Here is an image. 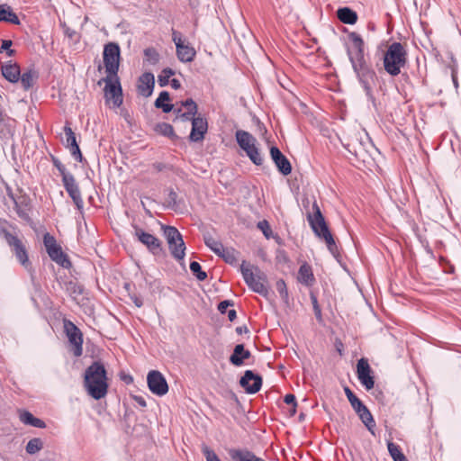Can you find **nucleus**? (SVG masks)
<instances>
[{"instance_id":"nucleus-53","label":"nucleus","mask_w":461,"mask_h":461,"mask_svg":"<svg viewBox=\"0 0 461 461\" xmlns=\"http://www.w3.org/2000/svg\"><path fill=\"white\" fill-rule=\"evenodd\" d=\"M234 305V303L233 301H230V300H224V301H221L220 302V303L218 304V311L221 313V314H224L226 312H227V309L229 306H233Z\"/></svg>"},{"instance_id":"nucleus-18","label":"nucleus","mask_w":461,"mask_h":461,"mask_svg":"<svg viewBox=\"0 0 461 461\" xmlns=\"http://www.w3.org/2000/svg\"><path fill=\"white\" fill-rule=\"evenodd\" d=\"M63 185L70 196V198L73 200L77 209L82 212L83 207H84V202L81 196V193L78 187V185L76 182V179L74 176H64V181L62 182Z\"/></svg>"},{"instance_id":"nucleus-62","label":"nucleus","mask_w":461,"mask_h":461,"mask_svg":"<svg viewBox=\"0 0 461 461\" xmlns=\"http://www.w3.org/2000/svg\"><path fill=\"white\" fill-rule=\"evenodd\" d=\"M344 392H345V394H346V396H347V398H348V401H349V400H351V398H353V397L356 395V394L352 392V390H351L349 387H348V386H345V387H344Z\"/></svg>"},{"instance_id":"nucleus-61","label":"nucleus","mask_w":461,"mask_h":461,"mask_svg":"<svg viewBox=\"0 0 461 461\" xmlns=\"http://www.w3.org/2000/svg\"><path fill=\"white\" fill-rule=\"evenodd\" d=\"M131 300L133 301L134 304L137 306V307H141L143 305V300L141 297L140 296H137V295H133L131 297Z\"/></svg>"},{"instance_id":"nucleus-57","label":"nucleus","mask_w":461,"mask_h":461,"mask_svg":"<svg viewBox=\"0 0 461 461\" xmlns=\"http://www.w3.org/2000/svg\"><path fill=\"white\" fill-rule=\"evenodd\" d=\"M120 379L126 384H131L133 382V377L131 375L125 374L123 372L120 374Z\"/></svg>"},{"instance_id":"nucleus-42","label":"nucleus","mask_w":461,"mask_h":461,"mask_svg":"<svg viewBox=\"0 0 461 461\" xmlns=\"http://www.w3.org/2000/svg\"><path fill=\"white\" fill-rule=\"evenodd\" d=\"M175 70L170 68L162 69L161 73L158 77V82L159 86L164 87L169 84L170 77L175 75Z\"/></svg>"},{"instance_id":"nucleus-59","label":"nucleus","mask_w":461,"mask_h":461,"mask_svg":"<svg viewBox=\"0 0 461 461\" xmlns=\"http://www.w3.org/2000/svg\"><path fill=\"white\" fill-rule=\"evenodd\" d=\"M134 401L142 408L147 406V402L145 399L142 396L140 395H134L133 396Z\"/></svg>"},{"instance_id":"nucleus-54","label":"nucleus","mask_w":461,"mask_h":461,"mask_svg":"<svg viewBox=\"0 0 461 461\" xmlns=\"http://www.w3.org/2000/svg\"><path fill=\"white\" fill-rule=\"evenodd\" d=\"M196 114L197 113H195L194 112L186 111V112L183 113L182 114H180L179 119L183 122H192V120L196 118Z\"/></svg>"},{"instance_id":"nucleus-58","label":"nucleus","mask_w":461,"mask_h":461,"mask_svg":"<svg viewBox=\"0 0 461 461\" xmlns=\"http://www.w3.org/2000/svg\"><path fill=\"white\" fill-rule=\"evenodd\" d=\"M13 41L11 40H3L0 47V53L3 51H6L10 47H12Z\"/></svg>"},{"instance_id":"nucleus-7","label":"nucleus","mask_w":461,"mask_h":461,"mask_svg":"<svg viewBox=\"0 0 461 461\" xmlns=\"http://www.w3.org/2000/svg\"><path fill=\"white\" fill-rule=\"evenodd\" d=\"M238 145L243 149L249 159L256 165L260 166L263 164V158L261 157L258 149L256 146L257 140L249 132L238 130L235 134Z\"/></svg>"},{"instance_id":"nucleus-8","label":"nucleus","mask_w":461,"mask_h":461,"mask_svg":"<svg viewBox=\"0 0 461 461\" xmlns=\"http://www.w3.org/2000/svg\"><path fill=\"white\" fill-rule=\"evenodd\" d=\"M43 244L52 261L66 269H69L72 267V263L68 255L63 252L62 248L57 243L54 236L46 232L43 235Z\"/></svg>"},{"instance_id":"nucleus-60","label":"nucleus","mask_w":461,"mask_h":461,"mask_svg":"<svg viewBox=\"0 0 461 461\" xmlns=\"http://www.w3.org/2000/svg\"><path fill=\"white\" fill-rule=\"evenodd\" d=\"M153 168L156 169V171L158 172H161L163 170H165L167 168V165L164 164V163H161V162H155L153 165H152Z\"/></svg>"},{"instance_id":"nucleus-56","label":"nucleus","mask_w":461,"mask_h":461,"mask_svg":"<svg viewBox=\"0 0 461 461\" xmlns=\"http://www.w3.org/2000/svg\"><path fill=\"white\" fill-rule=\"evenodd\" d=\"M284 402L288 405L297 406L296 398L292 393L286 394L284 398Z\"/></svg>"},{"instance_id":"nucleus-9","label":"nucleus","mask_w":461,"mask_h":461,"mask_svg":"<svg viewBox=\"0 0 461 461\" xmlns=\"http://www.w3.org/2000/svg\"><path fill=\"white\" fill-rule=\"evenodd\" d=\"M105 83L104 86V97L106 100H112L115 107H120L122 104V89L118 77V74L115 76L107 75L105 77L101 78L98 82V86H102Z\"/></svg>"},{"instance_id":"nucleus-27","label":"nucleus","mask_w":461,"mask_h":461,"mask_svg":"<svg viewBox=\"0 0 461 461\" xmlns=\"http://www.w3.org/2000/svg\"><path fill=\"white\" fill-rule=\"evenodd\" d=\"M338 19L345 23L353 25L357 22V14L349 7H340L337 10Z\"/></svg>"},{"instance_id":"nucleus-37","label":"nucleus","mask_w":461,"mask_h":461,"mask_svg":"<svg viewBox=\"0 0 461 461\" xmlns=\"http://www.w3.org/2000/svg\"><path fill=\"white\" fill-rule=\"evenodd\" d=\"M240 252L233 248H225L224 251H221L218 257L221 258L225 263L234 266L237 264L238 255Z\"/></svg>"},{"instance_id":"nucleus-14","label":"nucleus","mask_w":461,"mask_h":461,"mask_svg":"<svg viewBox=\"0 0 461 461\" xmlns=\"http://www.w3.org/2000/svg\"><path fill=\"white\" fill-rule=\"evenodd\" d=\"M147 383L150 392L163 396L168 392V384L164 375L158 370H151L147 375Z\"/></svg>"},{"instance_id":"nucleus-15","label":"nucleus","mask_w":461,"mask_h":461,"mask_svg":"<svg viewBox=\"0 0 461 461\" xmlns=\"http://www.w3.org/2000/svg\"><path fill=\"white\" fill-rule=\"evenodd\" d=\"M172 40L176 47L177 59L184 63L193 61L195 57L196 51L193 47L184 44L181 33L173 30Z\"/></svg>"},{"instance_id":"nucleus-22","label":"nucleus","mask_w":461,"mask_h":461,"mask_svg":"<svg viewBox=\"0 0 461 461\" xmlns=\"http://www.w3.org/2000/svg\"><path fill=\"white\" fill-rule=\"evenodd\" d=\"M138 82V93L144 97L150 96L155 86L154 75L151 72H144Z\"/></svg>"},{"instance_id":"nucleus-23","label":"nucleus","mask_w":461,"mask_h":461,"mask_svg":"<svg viewBox=\"0 0 461 461\" xmlns=\"http://www.w3.org/2000/svg\"><path fill=\"white\" fill-rule=\"evenodd\" d=\"M2 76L10 83L15 84L21 77V68L16 62L9 60L1 65Z\"/></svg>"},{"instance_id":"nucleus-29","label":"nucleus","mask_w":461,"mask_h":461,"mask_svg":"<svg viewBox=\"0 0 461 461\" xmlns=\"http://www.w3.org/2000/svg\"><path fill=\"white\" fill-rule=\"evenodd\" d=\"M39 78V73L34 68H29L21 74L20 81L23 90L31 89Z\"/></svg>"},{"instance_id":"nucleus-1","label":"nucleus","mask_w":461,"mask_h":461,"mask_svg":"<svg viewBox=\"0 0 461 461\" xmlns=\"http://www.w3.org/2000/svg\"><path fill=\"white\" fill-rule=\"evenodd\" d=\"M348 36L355 50V53H353L350 49H348V59L367 99L375 104L374 87L377 82V76L365 59V42L362 37L355 32H349Z\"/></svg>"},{"instance_id":"nucleus-49","label":"nucleus","mask_w":461,"mask_h":461,"mask_svg":"<svg viewBox=\"0 0 461 461\" xmlns=\"http://www.w3.org/2000/svg\"><path fill=\"white\" fill-rule=\"evenodd\" d=\"M180 104L182 106L186 108V111H191L197 113L198 106L192 98H187L186 100L181 101Z\"/></svg>"},{"instance_id":"nucleus-50","label":"nucleus","mask_w":461,"mask_h":461,"mask_svg":"<svg viewBox=\"0 0 461 461\" xmlns=\"http://www.w3.org/2000/svg\"><path fill=\"white\" fill-rule=\"evenodd\" d=\"M70 150V153L72 157L78 162L82 163L84 160L83 155L81 153V150L79 149L78 144H75L73 147L68 149Z\"/></svg>"},{"instance_id":"nucleus-11","label":"nucleus","mask_w":461,"mask_h":461,"mask_svg":"<svg viewBox=\"0 0 461 461\" xmlns=\"http://www.w3.org/2000/svg\"><path fill=\"white\" fill-rule=\"evenodd\" d=\"M104 64L107 75L115 76L118 74L121 59L120 46L116 42H108L104 47Z\"/></svg>"},{"instance_id":"nucleus-46","label":"nucleus","mask_w":461,"mask_h":461,"mask_svg":"<svg viewBox=\"0 0 461 461\" xmlns=\"http://www.w3.org/2000/svg\"><path fill=\"white\" fill-rule=\"evenodd\" d=\"M310 298L312 303L313 312L318 321H322L321 309L318 303L317 296L313 294H310Z\"/></svg>"},{"instance_id":"nucleus-44","label":"nucleus","mask_w":461,"mask_h":461,"mask_svg":"<svg viewBox=\"0 0 461 461\" xmlns=\"http://www.w3.org/2000/svg\"><path fill=\"white\" fill-rule=\"evenodd\" d=\"M190 270L192 274L199 280L204 281L207 278V274L202 269L201 265L197 261L190 263Z\"/></svg>"},{"instance_id":"nucleus-40","label":"nucleus","mask_w":461,"mask_h":461,"mask_svg":"<svg viewBox=\"0 0 461 461\" xmlns=\"http://www.w3.org/2000/svg\"><path fill=\"white\" fill-rule=\"evenodd\" d=\"M64 132L66 135V141L64 142V145L66 148L70 149L75 144H77V139H76V134L72 131L68 122H67L66 125L64 126Z\"/></svg>"},{"instance_id":"nucleus-12","label":"nucleus","mask_w":461,"mask_h":461,"mask_svg":"<svg viewBox=\"0 0 461 461\" xmlns=\"http://www.w3.org/2000/svg\"><path fill=\"white\" fill-rule=\"evenodd\" d=\"M63 328L68 337L71 351L76 357L83 354V333L79 328L70 320L63 319Z\"/></svg>"},{"instance_id":"nucleus-55","label":"nucleus","mask_w":461,"mask_h":461,"mask_svg":"<svg viewBox=\"0 0 461 461\" xmlns=\"http://www.w3.org/2000/svg\"><path fill=\"white\" fill-rule=\"evenodd\" d=\"M276 260L279 263H287L289 261V258L285 250L278 249L276 252Z\"/></svg>"},{"instance_id":"nucleus-2","label":"nucleus","mask_w":461,"mask_h":461,"mask_svg":"<svg viewBox=\"0 0 461 461\" xmlns=\"http://www.w3.org/2000/svg\"><path fill=\"white\" fill-rule=\"evenodd\" d=\"M83 386L86 393L96 401L106 396L109 389L108 376L101 360L94 361L85 369Z\"/></svg>"},{"instance_id":"nucleus-63","label":"nucleus","mask_w":461,"mask_h":461,"mask_svg":"<svg viewBox=\"0 0 461 461\" xmlns=\"http://www.w3.org/2000/svg\"><path fill=\"white\" fill-rule=\"evenodd\" d=\"M344 392H345V394H346V396H347V398H348V401H349V400H351V398H353V397L356 395V394L352 392V390H351L349 387H348V386H345V387H344Z\"/></svg>"},{"instance_id":"nucleus-39","label":"nucleus","mask_w":461,"mask_h":461,"mask_svg":"<svg viewBox=\"0 0 461 461\" xmlns=\"http://www.w3.org/2000/svg\"><path fill=\"white\" fill-rule=\"evenodd\" d=\"M145 60L151 65H156L159 62L160 55L158 50L153 47L146 48L143 51Z\"/></svg>"},{"instance_id":"nucleus-51","label":"nucleus","mask_w":461,"mask_h":461,"mask_svg":"<svg viewBox=\"0 0 461 461\" xmlns=\"http://www.w3.org/2000/svg\"><path fill=\"white\" fill-rule=\"evenodd\" d=\"M203 452L206 457V461H221L215 452L208 447H203Z\"/></svg>"},{"instance_id":"nucleus-47","label":"nucleus","mask_w":461,"mask_h":461,"mask_svg":"<svg viewBox=\"0 0 461 461\" xmlns=\"http://www.w3.org/2000/svg\"><path fill=\"white\" fill-rule=\"evenodd\" d=\"M257 226L263 232L267 239H270L272 237L273 232L267 220L258 221Z\"/></svg>"},{"instance_id":"nucleus-17","label":"nucleus","mask_w":461,"mask_h":461,"mask_svg":"<svg viewBox=\"0 0 461 461\" xmlns=\"http://www.w3.org/2000/svg\"><path fill=\"white\" fill-rule=\"evenodd\" d=\"M262 383L261 375L254 373L252 370H246L240 379V386L249 394L259 392L262 387Z\"/></svg>"},{"instance_id":"nucleus-10","label":"nucleus","mask_w":461,"mask_h":461,"mask_svg":"<svg viewBox=\"0 0 461 461\" xmlns=\"http://www.w3.org/2000/svg\"><path fill=\"white\" fill-rule=\"evenodd\" d=\"M132 229L134 238L144 245L150 254L155 257L164 254L162 242L158 238L146 232L142 228L136 224H132Z\"/></svg>"},{"instance_id":"nucleus-35","label":"nucleus","mask_w":461,"mask_h":461,"mask_svg":"<svg viewBox=\"0 0 461 461\" xmlns=\"http://www.w3.org/2000/svg\"><path fill=\"white\" fill-rule=\"evenodd\" d=\"M155 131L158 134L167 137L172 140H176L178 139V136L175 133L173 126L169 123L159 122L156 124Z\"/></svg>"},{"instance_id":"nucleus-3","label":"nucleus","mask_w":461,"mask_h":461,"mask_svg":"<svg viewBox=\"0 0 461 461\" xmlns=\"http://www.w3.org/2000/svg\"><path fill=\"white\" fill-rule=\"evenodd\" d=\"M307 220L314 234L318 238L324 240L329 251L339 261L340 254L338 246L316 201L312 203V212L307 214Z\"/></svg>"},{"instance_id":"nucleus-4","label":"nucleus","mask_w":461,"mask_h":461,"mask_svg":"<svg viewBox=\"0 0 461 461\" xmlns=\"http://www.w3.org/2000/svg\"><path fill=\"white\" fill-rule=\"evenodd\" d=\"M408 54L404 46L401 42H393L390 44L384 54V68L392 77H396L401 73L402 68H404Z\"/></svg>"},{"instance_id":"nucleus-43","label":"nucleus","mask_w":461,"mask_h":461,"mask_svg":"<svg viewBox=\"0 0 461 461\" xmlns=\"http://www.w3.org/2000/svg\"><path fill=\"white\" fill-rule=\"evenodd\" d=\"M276 288L278 292L280 297L284 301L285 303H289V294L286 287V284L284 279H278L276 283Z\"/></svg>"},{"instance_id":"nucleus-5","label":"nucleus","mask_w":461,"mask_h":461,"mask_svg":"<svg viewBox=\"0 0 461 461\" xmlns=\"http://www.w3.org/2000/svg\"><path fill=\"white\" fill-rule=\"evenodd\" d=\"M240 272L247 285L255 293L267 297L269 290L267 287V276L257 266L247 265L244 260L240 265Z\"/></svg>"},{"instance_id":"nucleus-48","label":"nucleus","mask_w":461,"mask_h":461,"mask_svg":"<svg viewBox=\"0 0 461 461\" xmlns=\"http://www.w3.org/2000/svg\"><path fill=\"white\" fill-rule=\"evenodd\" d=\"M52 162L54 167L59 170L62 176V182L64 181V176H74L72 174L67 172L65 166L55 157H52Z\"/></svg>"},{"instance_id":"nucleus-19","label":"nucleus","mask_w":461,"mask_h":461,"mask_svg":"<svg viewBox=\"0 0 461 461\" xmlns=\"http://www.w3.org/2000/svg\"><path fill=\"white\" fill-rule=\"evenodd\" d=\"M208 131V122L205 118L198 114L195 119L192 120V129L189 140L192 142H200L204 139Z\"/></svg>"},{"instance_id":"nucleus-20","label":"nucleus","mask_w":461,"mask_h":461,"mask_svg":"<svg viewBox=\"0 0 461 461\" xmlns=\"http://www.w3.org/2000/svg\"><path fill=\"white\" fill-rule=\"evenodd\" d=\"M270 156L281 174L284 176H288L291 174L292 165L277 147L272 146L270 148Z\"/></svg>"},{"instance_id":"nucleus-25","label":"nucleus","mask_w":461,"mask_h":461,"mask_svg":"<svg viewBox=\"0 0 461 461\" xmlns=\"http://www.w3.org/2000/svg\"><path fill=\"white\" fill-rule=\"evenodd\" d=\"M297 280L299 283L308 287L312 286L315 283V277L312 267L308 263L304 262L301 265L298 271Z\"/></svg>"},{"instance_id":"nucleus-24","label":"nucleus","mask_w":461,"mask_h":461,"mask_svg":"<svg viewBox=\"0 0 461 461\" xmlns=\"http://www.w3.org/2000/svg\"><path fill=\"white\" fill-rule=\"evenodd\" d=\"M250 357L251 353L249 350L245 349L244 344H237L229 360L233 366H241L244 364V360Z\"/></svg>"},{"instance_id":"nucleus-52","label":"nucleus","mask_w":461,"mask_h":461,"mask_svg":"<svg viewBox=\"0 0 461 461\" xmlns=\"http://www.w3.org/2000/svg\"><path fill=\"white\" fill-rule=\"evenodd\" d=\"M348 402H350L351 407L356 412L361 411V409H363V407L366 406L357 395L351 398V400H349Z\"/></svg>"},{"instance_id":"nucleus-45","label":"nucleus","mask_w":461,"mask_h":461,"mask_svg":"<svg viewBox=\"0 0 461 461\" xmlns=\"http://www.w3.org/2000/svg\"><path fill=\"white\" fill-rule=\"evenodd\" d=\"M167 191V207L176 211L179 206L178 195L172 188H169Z\"/></svg>"},{"instance_id":"nucleus-33","label":"nucleus","mask_w":461,"mask_h":461,"mask_svg":"<svg viewBox=\"0 0 461 461\" xmlns=\"http://www.w3.org/2000/svg\"><path fill=\"white\" fill-rule=\"evenodd\" d=\"M204 244L216 255H220L221 251H224V246L220 241L215 240L210 232H204L203 235Z\"/></svg>"},{"instance_id":"nucleus-38","label":"nucleus","mask_w":461,"mask_h":461,"mask_svg":"<svg viewBox=\"0 0 461 461\" xmlns=\"http://www.w3.org/2000/svg\"><path fill=\"white\" fill-rule=\"evenodd\" d=\"M388 451L393 461H407L405 456L402 452L401 447L393 442L389 441L387 444Z\"/></svg>"},{"instance_id":"nucleus-41","label":"nucleus","mask_w":461,"mask_h":461,"mask_svg":"<svg viewBox=\"0 0 461 461\" xmlns=\"http://www.w3.org/2000/svg\"><path fill=\"white\" fill-rule=\"evenodd\" d=\"M43 447V441L40 438H33L28 441L26 445V452L28 454H35Z\"/></svg>"},{"instance_id":"nucleus-31","label":"nucleus","mask_w":461,"mask_h":461,"mask_svg":"<svg viewBox=\"0 0 461 461\" xmlns=\"http://www.w3.org/2000/svg\"><path fill=\"white\" fill-rule=\"evenodd\" d=\"M170 101V95L167 91L159 93L158 97L155 100L154 105L156 108L161 109L163 113H168L172 112L174 104L166 102Z\"/></svg>"},{"instance_id":"nucleus-32","label":"nucleus","mask_w":461,"mask_h":461,"mask_svg":"<svg viewBox=\"0 0 461 461\" xmlns=\"http://www.w3.org/2000/svg\"><path fill=\"white\" fill-rule=\"evenodd\" d=\"M366 429L372 433H374V428L375 427V421L374 417L368 408L366 406L363 407L361 411L356 412Z\"/></svg>"},{"instance_id":"nucleus-13","label":"nucleus","mask_w":461,"mask_h":461,"mask_svg":"<svg viewBox=\"0 0 461 461\" xmlns=\"http://www.w3.org/2000/svg\"><path fill=\"white\" fill-rule=\"evenodd\" d=\"M2 232L7 244L12 248L17 260L27 270L32 269V263L29 259L28 251L22 240L15 235L10 233L7 230L3 229Z\"/></svg>"},{"instance_id":"nucleus-64","label":"nucleus","mask_w":461,"mask_h":461,"mask_svg":"<svg viewBox=\"0 0 461 461\" xmlns=\"http://www.w3.org/2000/svg\"><path fill=\"white\" fill-rule=\"evenodd\" d=\"M227 313H228V319H229L230 321H233L237 318V312L233 309L232 310H229L227 312Z\"/></svg>"},{"instance_id":"nucleus-30","label":"nucleus","mask_w":461,"mask_h":461,"mask_svg":"<svg viewBox=\"0 0 461 461\" xmlns=\"http://www.w3.org/2000/svg\"><path fill=\"white\" fill-rule=\"evenodd\" d=\"M0 22H6L15 25L21 23L17 14L6 4L0 5Z\"/></svg>"},{"instance_id":"nucleus-16","label":"nucleus","mask_w":461,"mask_h":461,"mask_svg":"<svg viewBox=\"0 0 461 461\" xmlns=\"http://www.w3.org/2000/svg\"><path fill=\"white\" fill-rule=\"evenodd\" d=\"M371 374L372 369L368 360L365 357L360 358L357 364V375L359 382L367 391L375 386V377Z\"/></svg>"},{"instance_id":"nucleus-28","label":"nucleus","mask_w":461,"mask_h":461,"mask_svg":"<svg viewBox=\"0 0 461 461\" xmlns=\"http://www.w3.org/2000/svg\"><path fill=\"white\" fill-rule=\"evenodd\" d=\"M19 419L25 425H30L32 427L40 428V429L46 428V423H45L44 420H41L39 418L34 417L28 411H25V410L21 411L19 412Z\"/></svg>"},{"instance_id":"nucleus-36","label":"nucleus","mask_w":461,"mask_h":461,"mask_svg":"<svg viewBox=\"0 0 461 461\" xmlns=\"http://www.w3.org/2000/svg\"><path fill=\"white\" fill-rule=\"evenodd\" d=\"M1 137L3 138H12L16 130V121L14 119L8 118L7 120L3 119V122L1 124Z\"/></svg>"},{"instance_id":"nucleus-6","label":"nucleus","mask_w":461,"mask_h":461,"mask_svg":"<svg viewBox=\"0 0 461 461\" xmlns=\"http://www.w3.org/2000/svg\"><path fill=\"white\" fill-rule=\"evenodd\" d=\"M163 235L168 244V249L172 257L176 260H181L185 255V244L179 230L169 225L161 224Z\"/></svg>"},{"instance_id":"nucleus-34","label":"nucleus","mask_w":461,"mask_h":461,"mask_svg":"<svg viewBox=\"0 0 461 461\" xmlns=\"http://www.w3.org/2000/svg\"><path fill=\"white\" fill-rule=\"evenodd\" d=\"M65 290L66 292L74 299L76 300L79 295H81L84 293V286L80 285L78 282L70 280L68 282H65Z\"/></svg>"},{"instance_id":"nucleus-26","label":"nucleus","mask_w":461,"mask_h":461,"mask_svg":"<svg viewBox=\"0 0 461 461\" xmlns=\"http://www.w3.org/2000/svg\"><path fill=\"white\" fill-rule=\"evenodd\" d=\"M227 451L232 461H264L248 449L229 448Z\"/></svg>"},{"instance_id":"nucleus-21","label":"nucleus","mask_w":461,"mask_h":461,"mask_svg":"<svg viewBox=\"0 0 461 461\" xmlns=\"http://www.w3.org/2000/svg\"><path fill=\"white\" fill-rule=\"evenodd\" d=\"M8 195L14 203V209H15V212H17L18 216L26 221H31V217L29 215V211L31 210L30 198L26 195H22L16 199L14 197V195L12 194V192H9Z\"/></svg>"}]
</instances>
